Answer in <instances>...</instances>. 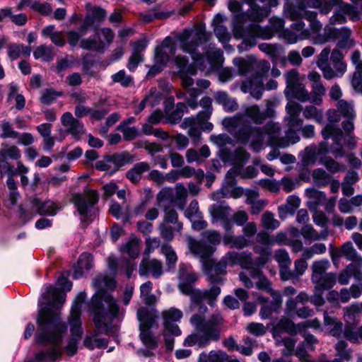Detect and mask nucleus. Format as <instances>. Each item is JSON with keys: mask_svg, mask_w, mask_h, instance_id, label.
Instances as JSON below:
<instances>
[{"mask_svg": "<svg viewBox=\"0 0 362 362\" xmlns=\"http://www.w3.org/2000/svg\"><path fill=\"white\" fill-rule=\"evenodd\" d=\"M306 0H295V4L286 3L284 6V16L291 21H296L302 18L310 22V34L320 33L322 28V24L316 19L317 13L315 11H306Z\"/></svg>", "mask_w": 362, "mask_h": 362, "instance_id": "obj_10", "label": "nucleus"}, {"mask_svg": "<svg viewBox=\"0 0 362 362\" xmlns=\"http://www.w3.org/2000/svg\"><path fill=\"white\" fill-rule=\"evenodd\" d=\"M341 253L348 260L362 267V257L359 255L351 242L345 243L341 247Z\"/></svg>", "mask_w": 362, "mask_h": 362, "instance_id": "obj_49", "label": "nucleus"}, {"mask_svg": "<svg viewBox=\"0 0 362 362\" xmlns=\"http://www.w3.org/2000/svg\"><path fill=\"white\" fill-rule=\"evenodd\" d=\"M180 291L185 295L190 296L192 305L200 302L204 298L216 296L221 293V288L218 286H212L209 290H199L194 288L192 284L198 279V275L194 272L189 264H182L180 266L178 273Z\"/></svg>", "mask_w": 362, "mask_h": 362, "instance_id": "obj_7", "label": "nucleus"}, {"mask_svg": "<svg viewBox=\"0 0 362 362\" xmlns=\"http://www.w3.org/2000/svg\"><path fill=\"white\" fill-rule=\"evenodd\" d=\"M279 38L288 44H295L298 41L308 40L311 37L310 31H304L303 33H296L292 29L285 28L280 32Z\"/></svg>", "mask_w": 362, "mask_h": 362, "instance_id": "obj_40", "label": "nucleus"}, {"mask_svg": "<svg viewBox=\"0 0 362 362\" xmlns=\"http://www.w3.org/2000/svg\"><path fill=\"white\" fill-rule=\"evenodd\" d=\"M33 208L37 211L40 215L54 216L59 209L56 203L48 200L40 202L39 199H35L33 203Z\"/></svg>", "mask_w": 362, "mask_h": 362, "instance_id": "obj_42", "label": "nucleus"}, {"mask_svg": "<svg viewBox=\"0 0 362 362\" xmlns=\"http://www.w3.org/2000/svg\"><path fill=\"white\" fill-rule=\"evenodd\" d=\"M93 265V257L88 253L81 255L78 260V268L74 271L73 277L78 279L83 276V270H88Z\"/></svg>", "mask_w": 362, "mask_h": 362, "instance_id": "obj_48", "label": "nucleus"}, {"mask_svg": "<svg viewBox=\"0 0 362 362\" xmlns=\"http://www.w3.org/2000/svg\"><path fill=\"white\" fill-rule=\"evenodd\" d=\"M337 281V276L334 273L329 272L318 277L317 281H312L315 285L316 291H324L332 288Z\"/></svg>", "mask_w": 362, "mask_h": 362, "instance_id": "obj_45", "label": "nucleus"}, {"mask_svg": "<svg viewBox=\"0 0 362 362\" xmlns=\"http://www.w3.org/2000/svg\"><path fill=\"white\" fill-rule=\"evenodd\" d=\"M113 37V33L110 29L103 28L100 33L81 40L80 46L84 49L103 52L105 47L112 42Z\"/></svg>", "mask_w": 362, "mask_h": 362, "instance_id": "obj_16", "label": "nucleus"}, {"mask_svg": "<svg viewBox=\"0 0 362 362\" xmlns=\"http://www.w3.org/2000/svg\"><path fill=\"white\" fill-rule=\"evenodd\" d=\"M106 12L100 8H94L86 16L83 25L81 26L80 31L83 33L88 27L93 25L95 21H100L105 16Z\"/></svg>", "mask_w": 362, "mask_h": 362, "instance_id": "obj_46", "label": "nucleus"}, {"mask_svg": "<svg viewBox=\"0 0 362 362\" xmlns=\"http://www.w3.org/2000/svg\"><path fill=\"white\" fill-rule=\"evenodd\" d=\"M340 11L336 12L329 19L332 24L344 23L346 22V18L344 14L347 15L353 21L358 20L359 15L356 9L347 3L341 4L339 7Z\"/></svg>", "mask_w": 362, "mask_h": 362, "instance_id": "obj_28", "label": "nucleus"}, {"mask_svg": "<svg viewBox=\"0 0 362 362\" xmlns=\"http://www.w3.org/2000/svg\"><path fill=\"white\" fill-rule=\"evenodd\" d=\"M274 332L278 335H280L282 332L293 335L299 332V329L298 325H295L291 320L284 317L273 327L272 334Z\"/></svg>", "mask_w": 362, "mask_h": 362, "instance_id": "obj_39", "label": "nucleus"}, {"mask_svg": "<svg viewBox=\"0 0 362 362\" xmlns=\"http://www.w3.org/2000/svg\"><path fill=\"white\" fill-rule=\"evenodd\" d=\"M305 194L308 199L307 206L312 211H315L326 200L325 194L314 187L307 188Z\"/></svg>", "mask_w": 362, "mask_h": 362, "instance_id": "obj_30", "label": "nucleus"}, {"mask_svg": "<svg viewBox=\"0 0 362 362\" xmlns=\"http://www.w3.org/2000/svg\"><path fill=\"white\" fill-rule=\"evenodd\" d=\"M161 253L165 256L166 264L168 269H173L177 261L176 252L172 246L168 244H163L160 248Z\"/></svg>", "mask_w": 362, "mask_h": 362, "instance_id": "obj_62", "label": "nucleus"}, {"mask_svg": "<svg viewBox=\"0 0 362 362\" xmlns=\"http://www.w3.org/2000/svg\"><path fill=\"white\" fill-rule=\"evenodd\" d=\"M216 100L223 106L226 111L232 112L238 109V105L236 100L230 97L226 93L219 92L215 96Z\"/></svg>", "mask_w": 362, "mask_h": 362, "instance_id": "obj_55", "label": "nucleus"}, {"mask_svg": "<svg viewBox=\"0 0 362 362\" xmlns=\"http://www.w3.org/2000/svg\"><path fill=\"white\" fill-rule=\"evenodd\" d=\"M163 273L162 262L156 259H144L139 267V274L141 276L151 274L154 278H158Z\"/></svg>", "mask_w": 362, "mask_h": 362, "instance_id": "obj_27", "label": "nucleus"}, {"mask_svg": "<svg viewBox=\"0 0 362 362\" xmlns=\"http://www.w3.org/2000/svg\"><path fill=\"white\" fill-rule=\"evenodd\" d=\"M303 115L307 119H313L317 123L323 122V112L314 105H308L303 110Z\"/></svg>", "mask_w": 362, "mask_h": 362, "instance_id": "obj_63", "label": "nucleus"}, {"mask_svg": "<svg viewBox=\"0 0 362 362\" xmlns=\"http://www.w3.org/2000/svg\"><path fill=\"white\" fill-rule=\"evenodd\" d=\"M284 95L288 100L296 98L300 102L310 101V93L301 83L284 90Z\"/></svg>", "mask_w": 362, "mask_h": 362, "instance_id": "obj_37", "label": "nucleus"}, {"mask_svg": "<svg viewBox=\"0 0 362 362\" xmlns=\"http://www.w3.org/2000/svg\"><path fill=\"white\" fill-rule=\"evenodd\" d=\"M222 317L219 314L213 315L208 320L199 315H194L190 322L197 332L189 335L184 344L188 346L197 345L199 348L208 346L211 341H216L220 336Z\"/></svg>", "mask_w": 362, "mask_h": 362, "instance_id": "obj_5", "label": "nucleus"}, {"mask_svg": "<svg viewBox=\"0 0 362 362\" xmlns=\"http://www.w3.org/2000/svg\"><path fill=\"white\" fill-rule=\"evenodd\" d=\"M254 251L256 254L259 255V257L255 261L253 260V267H262L271 258L272 252L271 250L268 247L255 246L254 247Z\"/></svg>", "mask_w": 362, "mask_h": 362, "instance_id": "obj_60", "label": "nucleus"}, {"mask_svg": "<svg viewBox=\"0 0 362 362\" xmlns=\"http://www.w3.org/2000/svg\"><path fill=\"white\" fill-rule=\"evenodd\" d=\"M234 66L238 69L240 76H245L253 69L256 64V57L254 55H247L246 58L236 57L233 60Z\"/></svg>", "mask_w": 362, "mask_h": 362, "instance_id": "obj_32", "label": "nucleus"}, {"mask_svg": "<svg viewBox=\"0 0 362 362\" xmlns=\"http://www.w3.org/2000/svg\"><path fill=\"white\" fill-rule=\"evenodd\" d=\"M122 253L127 255L132 259H136L141 250V240L134 235H132L128 240L120 246Z\"/></svg>", "mask_w": 362, "mask_h": 362, "instance_id": "obj_31", "label": "nucleus"}, {"mask_svg": "<svg viewBox=\"0 0 362 362\" xmlns=\"http://www.w3.org/2000/svg\"><path fill=\"white\" fill-rule=\"evenodd\" d=\"M182 317V313L178 309L172 308L165 310L163 313L165 329L174 336L180 335L181 331L175 322L179 321Z\"/></svg>", "mask_w": 362, "mask_h": 362, "instance_id": "obj_23", "label": "nucleus"}, {"mask_svg": "<svg viewBox=\"0 0 362 362\" xmlns=\"http://www.w3.org/2000/svg\"><path fill=\"white\" fill-rule=\"evenodd\" d=\"M328 123L322 130V135L324 139L327 140L332 138L334 145L332 148V154L336 158H341L345 155L344 151L342 150L341 146V141L342 139V131L338 127L337 123L341 119V115L336 110H329L327 112Z\"/></svg>", "mask_w": 362, "mask_h": 362, "instance_id": "obj_11", "label": "nucleus"}, {"mask_svg": "<svg viewBox=\"0 0 362 362\" xmlns=\"http://www.w3.org/2000/svg\"><path fill=\"white\" fill-rule=\"evenodd\" d=\"M65 293L52 285L45 286V292L39 300L40 309L37 318L38 332L37 342L46 344L45 350L39 351L33 362H55L62 355L61 346L62 334L66 326L62 322L59 314L49 307L58 309L64 303Z\"/></svg>", "mask_w": 362, "mask_h": 362, "instance_id": "obj_1", "label": "nucleus"}, {"mask_svg": "<svg viewBox=\"0 0 362 362\" xmlns=\"http://www.w3.org/2000/svg\"><path fill=\"white\" fill-rule=\"evenodd\" d=\"M98 201V194L95 190L86 189L84 194H76L73 198L82 222H88L91 216L93 206Z\"/></svg>", "mask_w": 362, "mask_h": 362, "instance_id": "obj_15", "label": "nucleus"}, {"mask_svg": "<svg viewBox=\"0 0 362 362\" xmlns=\"http://www.w3.org/2000/svg\"><path fill=\"white\" fill-rule=\"evenodd\" d=\"M331 53L329 47H325L317 57V66L322 71L324 78L332 76L328 62Z\"/></svg>", "mask_w": 362, "mask_h": 362, "instance_id": "obj_43", "label": "nucleus"}, {"mask_svg": "<svg viewBox=\"0 0 362 362\" xmlns=\"http://www.w3.org/2000/svg\"><path fill=\"white\" fill-rule=\"evenodd\" d=\"M223 243L230 247L243 249L252 244V242L244 235L234 236L231 233H227L223 236Z\"/></svg>", "mask_w": 362, "mask_h": 362, "instance_id": "obj_41", "label": "nucleus"}, {"mask_svg": "<svg viewBox=\"0 0 362 362\" xmlns=\"http://www.w3.org/2000/svg\"><path fill=\"white\" fill-rule=\"evenodd\" d=\"M344 54L338 49L332 50L330 55L329 70L332 72L330 77L326 79H332L336 77H341L346 71V63L344 60Z\"/></svg>", "mask_w": 362, "mask_h": 362, "instance_id": "obj_22", "label": "nucleus"}, {"mask_svg": "<svg viewBox=\"0 0 362 362\" xmlns=\"http://www.w3.org/2000/svg\"><path fill=\"white\" fill-rule=\"evenodd\" d=\"M334 40L337 41V47L341 49L349 48L354 45V42L351 38V30L346 27L340 29L334 28Z\"/></svg>", "mask_w": 362, "mask_h": 362, "instance_id": "obj_35", "label": "nucleus"}, {"mask_svg": "<svg viewBox=\"0 0 362 362\" xmlns=\"http://www.w3.org/2000/svg\"><path fill=\"white\" fill-rule=\"evenodd\" d=\"M188 246L190 251L196 256L201 258L204 271L209 275L211 283H220L221 277H215L213 274H224L228 264H238L245 271L239 274L240 281L247 288L253 287L254 284L251 279L255 280L256 288L259 290L268 291L272 289V283L263 274L259 267H253V259L251 252H228L217 264H214L209 258L214 252V247L211 245L199 242L191 237L187 238Z\"/></svg>", "mask_w": 362, "mask_h": 362, "instance_id": "obj_2", "label": "nucleus"}, {"mask_svg": "<svg viewBox=\"0 0 362 362\" xmlns=\"http://www.w3.org/2000/svg\"><path fill=\"white\" fill-rule=\"evenodd\" d=\"M300 205V199L298 196L290 195L286 199V203L278 207L279 216L284 220L288 215H293Z\"/></svg>", "mask_w": 362, "mask_h": 362, "instance_id": "obj_29", "label": "nucleus"}, {"mask_svg": "<svg viewBox=\"0 0 362 362\" xmlns=\"http://www.w3.org/2000/svg\"><path fill=\"white\" fill-rule=\"evenodd\" d=\"M176 45L170 37H166L162 43L157 46L154 53V64L150 69L148 75L154 76L160 72L167 64L170 57L175 53Z\"/></svg>", "mask_w": 362, "mask_h": 362, "instance_id": "obj_13", "label": "nucleus"}, {"mask_svg": "<svg viewBox=\"0 0 362 362\" xmlns=\"http://www.w3.org/2000/svg\"><path fill=\"white\" fill-rule=\"evenodd\" d=\"M209 211L213 223L220 221L226 231L233 229V225L230 219L232 209L228 204L224 202L212 204L209 206Z\"/></svg>", "mask_w": 362, "mask_h": 362, "instance_id": "obj_19", "label": "nucleus"}, {"mask_svg": "<svg viewBox=\"0 0 362 362\" xmlns=\"http://www.w3.org/2000/svg\"><path fill=\"white\" fill-rule=\"evenodd\" d=\"M86 297V296L84 292H80L76 296L71 310V315L69 322L70 326H71L72 332L76 333V335L80 334L81 304L83 302Z\"/></svg>", "mask_w": 362, "mask_h": 362, "instance_id": "obj_25", "label": "nucleus"}, {"mask_svg": "<svg viewBox=\"0 0 362 362\" xmlns=\"http://www.w3.org/2000/svg\"><path fill=\"white\" fill-rule=\"evenodd\" d=\"M61 122L66 127V132L71 134L75 139L79 137L84 133V127L78 120L76 119L71 113L66 112L61 117Z\"/></svg>", "mask_w": 362, "mask_h": 362, "instance_id": "obj_26", "label": "nucleus"}, {"mask_svg": "<svg viewBox=\"0 0 362 362\" xmlns=\"http://www.w3.org/2000/svg\"><path fill=\"white\" fill-rule=\"evenodd\" d=\"M205 54L209 63L212 67L220 64L223 60L222 51L215 47L214 45H209V48L206 51Z\"/></svg>", "mask_w": 362, "mask_h": 362, "instance_id": "obj_57", "label": "nucleus"}, {"mask_svg": "<svg viewBox=\"0 0 362 362\" xmlns=\"http://www.w3.org/2000/svg\"><path fill=\"white\" fill-rule=\"evenodd\" d=\"M330 264L327 259L315 261L312 264V281H317L318 277L327 274L325 272L329 269Z\"/></svg>", "mask_w": 362, "mask_h": 362, "instance_id": "obj_59", "label": "nucleus"}, {"mask_svg": "<svg viewBox=\"0 0 362 362\" xmlns=\"http://www.w3.org/2000/svg\"><path fill=\"white\" fill-rule=\"evenodd\" d=\"M175 63L178 69L180 77L185 88H189L194 83L192 76L196 74V69L193 66L187 65V59L185 57L177 56Z\"/></svg>", "mask_w": 362, "mask_h": 362, "instance_id": "obj_20", "label": "nucleus"}, {"mask_svg": "<svg viewBox=\"0 0 362 362\" xmlns=\"http://www.w3.org/2000/svg\"><path fill=\"white\" fill-rule=\"evenodd\" d=\"M240 90L244 93H250L256 100H259L264 92V83L262 76L255 75L241 83Z\"/></svg>", "mask_w": 362, "mask_h": 362, "instance_id": "obj_21", "label": "nucleus"}, {"mask_svg": "<svg viewBox=\"0 0 362 362\" xmlns=\"http://www.w3.org/2000/svg\"><path fill=\"white\" fill-rule=\"evenodd\" d=\"M224 19V16L217 14L214 16L212 23L214 26V32L216 37L222 43L227 42L230 39V35L227 30V28L222 25Z\"/></svg>", "mask_w": 362, "mask_h": 362, "instance_id": "obj_34", "label": "nucleus"}, {"mask_svg": "<svg viewBox=\"0 0 362 362\" xmlns=\"http://www.w3.org/2000/svg\"><path fill=\"white\" fill-rule=\"evenodd\" d=\"M149 165L146 162H140L136 163L132 168L127 171L126 177L133 183L139 182L144 173L148 171Z\"/></svg>", "mask_w": 362, "mask_h": 362, "instance_id": "obj_47", "label": "nucleus"}, {"mask_svg": "<svg viewBox=\"0 0 362 362\" xmlns=\"http://www.w3.org/2000/svg\"><path fill=\"white\" fill-rule=\"evenodd\" d=\"M300 233L305 240L310 242L316 240H327L329 232L327 229L318 233L311 225H305L302 227Z\"/></svg>", "mask_w": 362, "mask_h": 362, "instance_id": "obj_38", "label": "nucleus"}, {"mask_svg": "<svg viewBox=\"0 0 362 362\" xmlns=\"http://www.w3.org/2000/svg\"><path fill=\"white\" fill-rule=\"evenodd\" d=\"M93 285L96 288L90 305L93 321L99 331L107 334L119 313L116 300L107 293L115 287V281L107 275L100 274L94 279Z\"/></svg>", "mask_w": 362, "mask_h": 362, "instance_id": "obj_4", "label": "nucleus"}, {"mask_svg": "<svg viewBox=\"0 0 362 362\" xmlns=\"http://www.w3.org/2000/svg\"><path fill=\"white\" fill-rule=\"evenodd\" d=\"M247 4L250 8L246 13H242V5L237 0H229L228 9L234 15V21L233 23V35L236 39L243 38L248 36V29L245 30L243 23L247 19L252 21H261L267 16L266 9L259 7L255 4L256 0H243Z\"/></svg>", "mask_w": 362, "mask_h": 362, "instance_id": "obj_6", "label": "nucleus"}, {"mask_svg": "<svg viewBox=\"0 0 362 362\" xmlns=\"http://www.w3.org/2000/svg\"><path fill=\"white\" fill-rule=\"evenodd\" d=\"M267 115L260 110L257 105H251L245 107L243 113H237L235 116L226 117L222 124L227 131L233 135L238 141L241 144L250 142V147L255 151L263 148L264 134L260 128H252L250 126H244L245 119H249L256 124H262L267 117H271L270 110L267 109Z\"/></svg>", "mask_w": 362, "mask_h": 362, "instance_id": "obj_3", "label": "nucleus"}, {"mask_svg": "<svg viewBox=\"0 0 362 362\" xmlns=\"http://www.w3.org/2000/svg\"><path fill=\"white\" fill-rule=\"evenodd\" d=\"M137 317L140 322V339L143 344L150 349L156 348L157 341L149 331L155 321V314L146 308H141L137 311Z\"/></svg>", "mask_w": 362, "mask_h": 362, "instance_id": "obj_14", "label": "nucleus"}, {"mask_svg": "<svg viewBox=\"0 0 362 362\" xmlns=\"http://www.w3.org/2000/svg\"><path fill=\"white\" fill-rule=\"evenodd\" d=\"M288 100L286 105V116L285 117L287 125L294 128H301L303 121L299 118V116L303 110L302 106L291 99Z\"/></svg>", "mask_w": 362, "mask_h": 362, "instance_id": "obj_24", "label": "nucleus"}, {"mask_svg": "<svg viewBox=\"0 0 362 362\" xmlns=\"http://www.w3.org/2000/svg\"><path fill=\"white\" fill-rule=\"evenodd\" d=\"M300 161L303 166L313 165L317 160V146L310 145L306 147L300 154Z\"/></svg>", "mask_w": 362, "mask_h": 362, "instance_id": "obj_53", "label": "nucleus"}, {"mask_svg": "<svg viewBox=\"0 0 362 362\" xmlns=\"http://www.w3.org/2000/svg\"><path fill=\"white\" fill-rule=\"evenodd\" d=\"M42 36L49 37L52 42L59 47L65 45V39L62 32L55 31L54 25H48L42 30Z\"/></svg>", "mask_w": 362, "mask_h": 362, "instance_id": "obj_51", "label": "nucleus"}, {"mask_svg": "<svg viewBox=\"0 0 362 362\" xmlns=\"http://www.w3.org/2000/svg\"><path fill=\"white\" fill-rule=\"evenodd\" d=\"M315 184L318 187L327 185L331 180V176L322 168H316L312 173Z\"/></svg>", "mask_w": 362, "mask_h": 362, "instance_id": "obj_64", "label": "nucleus"}, {"mask_svg": "<svg viewBox=\"0 0 362 362\" xmlns=\"http://www.w3.org/2000/svg\"><path fill=\"white\" fill-rule=\"evenodd\" d=\"M245 190L241 187H233L227 189L226 187H221L219 190L211 194V198L213 201H218L222 198L232 197L238 199L244 195Z\"/></svg>", "mask_w": 362, "mask_h": 362, "instance_id": "obj_36", "label": "nucleus"}, {"mask_svg": "<svg viewBox=\"0 0 362 362\" xmlns=\"http://www.w3.org/2000/svg\"><path fill=\"white\" fill-rule=\"evenodd\" d=\"M269 24L270 27H261L256 23L252 24L248 28V36L238 46V51L243 52L254 47L256 45V37L263 40L271 39L274 36V33H277L279 35L280 32L285 29V22L281 18H271Z\"/></svg>", "mask_w": 362, "mask_h": 362, "instance_id": "obj_9", "label": "nucleus"}, {"mask_svg": "<svg viewBox=\"0 0 362 362\" xmlns=\"http://www.w3.org/2000/svg\"><path fill=\"white\" fill-rule=\"evenodd\" d=\"M249 153L243 148H238L235 151L233 155L235 166L227 173L221 187H226L227 189H230L235 187V177L240 173L241 168L249 160Z\"/></svg>", "mask_w": 362, "mask_h": 362, "instance_id": "obj_18", "label": "nucleus"}, {"mask_svg": "<svg viewBox=\"0 0 362 362\" xmlns=\"http://www.w3.org/2000/svg\"><path fill=\"white\" fill-rule=\"evenodd\" d=\"M324 323L325 326H329L330 334L335 337H339L342 333L343 324L336 317H330L327 312L324 313Z\"/></svg>", "mask_w": 362, "mask_h": 362, "instance_id": "obj_54", "label": "nucleus"}, {"mask_svg": "<svg viewBox=\"0 0 362 362\" xmlns=\"http://www.w3.org/2000/svg\"><path fill=\"white\" fill-rule=\"evenodd\" d=\"M273 337L277 346H284V349L282 351L284 356H290L293 353L296 341L291 337H282L281 335L273 333Z\"/></svg>", "mask_w": 362, "mask_h": 362, "instance_id": "obj_52", "label": "nucleus"}, {"mask_svg": "<svg viewBox=\"0 0 362 362\" xmlns=\"http://www.w3.org/2000/svg\"><path fill=\"white\" fill-rule=\"evenodd\" d=\"M31 49L28 46L9 45L8 47V55L11 60L18 59L21 55L28 57L30 54Z\"/></svg>", "mask_w": 362, "mask_h": 362, "instance_id": "obj_61", "label": "nucleus"}, {"mask_svg": "<svg viewBox=\"0 0 362 362\" xmlns=\"http://www.w3.org/2000/svg\"><path fill=\"white\" fill-rule=\"evenodd\" d=\"M228 355L223 351L212 350L208 354L201 353L197 362H225L228 360Z\"/></svg>", "mask_w": 362, "mask_h": 362, "instance_id": "obj_50", "label": "nucleus"}, {"mask_svg": "<svg viewBox=\"0 0 362 362\" xmlns=\"http://www.w3.org/2000/svg\"><path fill=\"white\" fill-rule=\"evenodd\" d=\"M208 118L206 115H202V113H199L196 117L185 118L181 124V127L184 129H188L189 136L194 141H198L201 135V129L208 132L213 129V124L206 121Z\"/></svg>", "mask_w": 362, "mask_h": 362, "instance_id": "obj_17", "label": "nucleus"}, {"mask_svg": "<svg viewBox=\"0 0 362 362\" xmlns=\"http://www.w3.org/2000/svg\"><path fill=\"white\" fill-rule=\"evenodd\" d=\"M288 129L284 137H280V124L279 123L269 122L265 126V134L269 136V143L272 146L286 148L290 144L299 141L300 137L298 131L300 128H294L287 125Z\"/></svg>", "mask_w": 362, "mask_h": 362, "instance_id": "obj_12", "label": "nucleus"}, {"mask_svg": "<svg viewBox=\"0 0 362 362\" xmlns=\"http://www.w3.org/2000/svg\"><path fill=\"white\" fill-rule=\"evenodd\" d=\"M309 7L319 9L320 13L327 14L334 6H341L343 0H306Z\"/></svg>", "mask_w": 362, "mask_h": 362, "instance_id": "obj_33", "label": "nucleus"}, {"mask_svg": "<svg viewBox=\"0 0 362 362\" xmlns=\"http://www.w3.org/2000/svg\"><path fill=\"white\" fill-rule=\"evenodd\" d=\"M210 34L206 33L204 24L200 23L192 29H185L177 35L180 49L186 53L191 54L192 59L197 66L202 67L200 60L203 59L202 55L196 53V49L199 45L209 40Z\"/></svg>", "mask_w": 362, "mask_h": 362, "instance_id": "obj_8", "label": "nucleus"}, {"mask_svg": "<svg viewBox=\"0 0 362 362\" xmlns=\"http://www.w3.org/2000/svg\"><path fill=\"white\" fill-rule=\"evenodd\" d=\"M157 204L163 209L170 207L175 203L174 191L170 187L163 188L157 194Z\"/></svg>", "mask_w": 362, "mask_h": 362, "instance_id": "obj_44", "label": "nucleus"}, {"mask_svg": "<svg viewBox=\"0 0 362 362\" xmlns=\"http://www.w3.org/2000/svg\"><path fill=\"white\" fill-rule=\"evenodd\" d=\"M334 28L326 26L323 33H315L312 37L313 42L315 45H323L329 41H334Z\"/></svg>", "mask_w": 362, "mask_h": 362, "instance_id": "obj_56", "label": "nucleus"}, {"mask_svg": "<svg viewBox=\"0 0 362 362\" xmlns=\"http://www.w3.org/2000/svg\"><path fill=\"white\" fill-rule=\"evenodd\" d=\"M257 301L262 304V307L259 311V316L262 319L269 318L274 313H279L280 309H276L274 305L271 303H268V298L259 296L257 297Z\"/></svg>", "mask_w": 362, "mask_h": 362, "instance_id": "obj_58", "label": "nucleus"}]
</instances>
